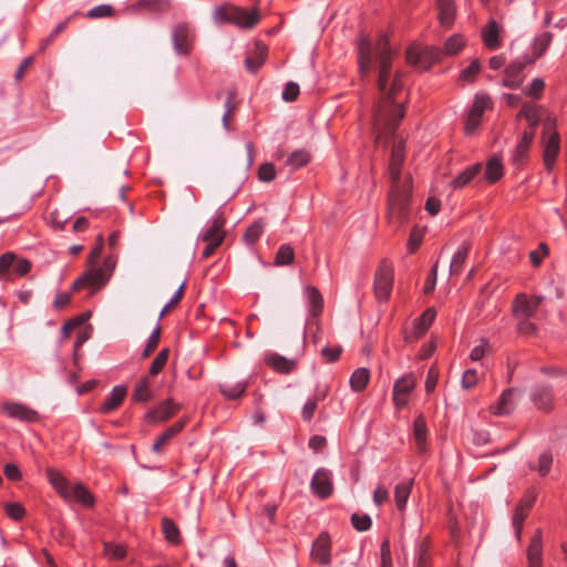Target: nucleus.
Masks as SVG:
<instances>
[{
  "label": "nucleus",
  "mask_w": 567,
  "mask_h": 567,
  "mask_svg": "<svg viewBox=\"0 0 567 567\" xmlns=\"http://www.w3.org/2000/svg\"><path fill=\"white\" fill-rule=\"evenodd\" d=\"M375 53L380 101L373 112V133L375 142L380 143L386 142L403 118L404 100L399 99L403 89L402 74L391 72L392 51L384 37L379 39Z\"/></svg>",
  "instance_id": "f257e3e1"
},
{
  "label": "nucleus",
  "mask_w": 567,
  "mask_h": 567,
  "mask_svg": "<svg viewBox=\"0 0 567 567\" xmlns=\"http://www.w3.org/2000/svg\"><path fill=\"white\" fill-rule=\"evenodd\" d=\"M404 143L399 141L392 147L389 164L391 189L388 198V218L392 225H401L409 217V205L411 200V176H401V166L404 162Z\"/></svg>",
  "instance_id": "f03ea898"
},
{
  "label": "nucleus",
  "mask_w": 567,
  "mask_h": 567,
  "mask_svg": "<svg viewBox=\"0 0 567 567\" xmlns=\"http://www.w3.org/2000/svg\"><path fill=\"white\" fill-rule=\"evenodd\" d=\"M104 245L103 235H99L96 238V244L87 256V269L84 274L78 278L72 286L73 290H80L84 288H91L92 292L101 289L103 286L112 277L115 267H116V258L113 256H109L103 260V265L101 267L96 266V261L101 256L102 249Z\"/></svg>",
  "instance_id": "7ed1b4c3"
},
{
  "label": "nucleus",
  "mask_w": 567,
  "mask_h": 567,
  "mask_svg": "<svg viewBox=\"0 0 567 567\" xmlns=\"http://www.w3.org/2000/svg\"><path fill=\"white\" fill-rule=\"evenodd\" d=\"M213 17L216 23H230L240 29H252L260 20L257 9L247 10L230 3L217 7Z\"/></svg>",
  "instance_id": "20e7f679"
},
{
  "label": "nucleus",
  "mask_w": 567,
  "mask_h": 567,
  "mask_svg": "<svg viewBox=\"0 0 567 567\" xmlns=\"http://www.w3.org/2000/svg\"><path fill=\"white\" fill-rule=\"evenodd\" d=\"M493 107L492 100L486 93H477L466 115L464 130L467 135L473 134L480 126L483 113Z\"/></svg>",
  "instance_id": "39448f33"
},
{
  "label": "nucleus",
  "mask_w": 567,
  "mask_h": 567,
  "mask_svg": "<svg viewBox=\"0 0 567 567\" xmlns=\"http://www.w3.org/2000/svg\"><path fill=\"white\" fill-rule=\"evenodd\" d=\"M442 55V50L435 47L424 49L412 47L406 50L408 63L422 70H427L433 63L440 61Z\"/></svg>",
  "instance_id": "423d86ee"
},
{
  "label": "nucleus",
  "mask_w": 567,
  "mask_h": 567,
  "mask_svg": "<svg viewBox=\"0 0 567 567\" xmlns=\"http://www.w3.org/2000/svg\"><path fill=\"white\" fill-rule=\"evenodd\" d=\"M31 269V264L24 258H18L13 252H4L0 257V278L11 279L12 274L19 276L27 275Z\"/></svg>",
  "instance_id": "0eeeda50"
},
{
  "label": "nucleus",
  "mask_w": 567,
  "mask_h": 567,
  "mask_svg": "<svg viewBox=\"0 0 567 567\" xmlns=\"http://www.w3.org/2000/svg\"><path fill=\"white\" fill-rule=\"evenodd\" d=\"M542 296H529L527 293H518L513 301V315L515 319L533 318L537 309L543 302Z\"/></svg>",
  "instance_id": "6e6552de"
},
{
  "label": "nucleus",
  "mask_w": 567,
  "mask_h": 567,
  "mask_svg": "<svg viewBox=\"0 0 567 567\" xmlns=\"http://www.w3.org/2000/svg\"><path fill=\"white\" fill-rule=\"evenodd\" d=\"M393 286V269L386 262H382L375 274L374 291L380 301L389 299Z\"/></svg>",
  "instance_id": "1a4fd4ad"
},
{
  "label": "nucleus",
  "mask_w": 567,
  "mask_h": 567,
  "mask_svg": "<svg viewBox=\"0 0 567 567\" xmlns=\"http://www.w3.org/2000/svg\"><path fill=\"white\" fill-rule=\"evenodd\" d=\"M559 134L556 131L551 132L550 124H547L544 131V164L549 172L554 168L559 154Z\"/></svg>",
  "instance_id": "9d476101"
},
{
  "label": "nucleus",
  "mask_w": 567,
  "mask_h": 567,
  "mask_svg": "<svg viewBox=\"0 0 567 567\" xmlns=\"http://www.w3.org/2000/svg\"><path fill=\"white\" fill-rule=\"evenodd\" d=\"M534 59H529L527 56L515 60L507 65L504 72L503 84L509 89H517L520 86L523 82V76L520 75L522 71L525 69L527 64H532Z\"/></svg>",
  "instance_id": "9b49d317"
},
{
  "label": "nucleus",
  "mask_w": 567,
  "mask_h": 567,
  "mask_svg": "<svg viewBox=\"0 0 567 567\" xmlns=\"http://www.w3.org/2000/svg\"><path fill=\"white\" fill-rule=\"evenodd\" d=\"M416 380L413 374H406L400 378L393 386V402L398 409H402L408 403V395L414 389Z\"/></svg>",
  "instance_id": "f8f14e48"
},
{
  "label": "nucleus",
  "mask_w": 567,
  "mask_h": 567,
  "mask_svg": "<svg viewBox=\"0 0 567 567\" xmlns=\"http://www.w3.org/2000/svg\"><path fill=\"white\" fill-rule=\"evenodd\" d=\"M311 558L321 565H329L331 561V540L327 533H321L313 542L311 548Z\"/></svg>",
  "instance_id": "ddd939ff"
},
{
  "label": "nucleus",
  "mask_w": 567,
  "mask_h": 567,
  "mask_svg": "<svg viewBox=\"0 0 567 567\" xmlns=\"http://www.w3.org/2000/svg\"><path fill=\"white\" fill-rule=\"evenodd\" d=\"M536 499V495L530 493L524 496L515 507L513 515V526L516 532V536L519 538L523 530V523L527 517L530 508L533 507Z\"/></svg>",
  "instance_id": "4468645a"
},
{
  "label": "nucleus",
  "mask_w": 567,
  "mask_h": 567,
  "mask_svg": "<svg viewBox=\"0 0 567 567\" xmlns=\"http://www.w3.org/2000/svg\"><path fill=\"white\" fill-rule=\"evenodd\" d=\"M311 491L321 498L332 493L331 474L326 468H319L311 480Z\"/></svg>",
  "instance_id": "2eb2a0df"
},
{
  "label": "nucleus",
  "mask_w": 567,
  "mask_h": 567,
  "mask_svg": "<svg viewBox=\"0 0 567 567\" xmlns=\"http://www.w3.org/2000/svg\"><path fill=\"white\" fill-rule=\"evenodd\" d=\"M192 34L187 24H178L173 31V42L178 54H188L190 51Z\"/></svg>",
  "instance_id": "dca6fc26"
},
{
  "label": "nucleus",
  "mask_w": 567,
  "mask_h": 567,
  "mask_svg": "<svg viewBox=\"0 0 567 567\" xmlns=\"http://www.w3.org/2000/svg\"><path fill=\"white\" fill-rule=\"evenodd\" d=\"M514 393H515L514 388L506 389L502 393L497 403L495 405L491 406L493 414L498 415V416L509 415L515 410V406H516L515 401H514Z\"/></svg>",
  "instance_id": "f3484780"
},
{
  "label": "nucleus",
  "mask_w": 567,
  "mask_h": 567,
  "mask_svg": "<svg viewBox=\"0 0 567 567\" xmlns=\"http://www.w3.org/2000/svg\"><path fill=\"white\" fill-rule=\"evenodd\" d=\"M532 401L537 409L549 411L554 405L553 389L548 385L537 386L532 394Z\"/></svg>",
  "instance_id": "a211bd4d"
},
{
  "label": "nucleus",
  "mask_w": 567,
  "mask_h": 567,
  "mask_svg": "<svg viewBox=\"0 0 567 567\" xmlns=\"http://www.w3.org/2000/svg\"><path fill=\"white\" fill-rule=\"evenodd\" d=\"M268 49L261 42H256L254 51L245 59V66L249 72H257L265 63Z\"/></svg>",
  "instance_id": "6ab92c4d"
},
{
  "label": "nucleus",
  "mask_w": 567,
  "mask_h": 567,
  "mask_svg": "<svg viewBox=\"0 0 567 567\" xmlns=\"http://www.w3.org/2000/svg\"><path fill=\"white\" fill-rule=\"evenodd\" d=\"M179 410V405L173 403L171 400L162 403L157 409L152 410L147 413V420L151 422H164L176 414Z\"/></svg>",
  "instance_id": "aec40b11"
},
{
  "label": "nucleus",
  "mask_w": 567,
  "mask_h": 567,
  "mask_svg": "<svg viewBox=\"0 0 567 567\" xmlns=\"http://www.w3.org/2000/svg\"><path fill=\"white\" fill-rule=\"evenodd\" d=\"M3 411L11 417L19 419L21 421H35L38 413L30 408L20 403H6Z\"/></svg>",
  "instance_id": "412c9836"
},
{
  "label": "nucleus",
  "mask_w": 567,
  "mask_h": 567,
  "mask_svg": "<svg viewBox=\"0 0 567 567\" xmlns=\"http://www.w3.org/2000/svg\"><path fill=\"white\" fill-rule=\"evenodd\" d=\"M186 420H181L169 426L164 433H162L158 439L154 442L152 446V451L154 453H161L164 447L168 444V442L178 434L185 426Z\"/></svg>",
  "instance_id": "4be33fe9"
},
{
  "label": "nucleus",
  "mask_w": 567,
  "mask_h": 567,
  "mask_svg": "<svg viewBox=\"0 0 567 567\" xmlns=\"http://www.w3.org/2000/svg\"><path fill=\"white\" fill-rule=\"evenodd\" d=\"M542 532L536 530L527 549L528 567H542Z\"/></svg>",
  "instance_id": "5701e85b"
},
{
  "label": "nucleus",
  "mask_w": 567,
  "mask_h": 567,
  "mask_svg": "<svg viewBox=\"0 0 567 567\" xmlns=\"http://www.w3.org/2000/svg\"><path fill=\"white\" fill-rule=\"evenodd\" d=\"M534 135L533 130H528L523 133L513 155V162L516 166H519L527 157Z\"/></svg>",
  "instance_id": "b1692460"
},
{
  "label": "nucleus",
  "mask_w": 567,
  "mask_h": 567,
  "mask_svg": "<svg viewBox=\"0 0 567 567\" xmlns=\"http://www.w3.org/2000/svg\"><path fill=\"white\" fill-rule=\"evenodd\" d=\"M125 395L126 389L124 386L118 385L113 388L112 392L106 398L105 402L100 406V412L103 414H107L114 411L122 404Z\"/></svg>",
  "instance_id": "393cba45"
},
{
  "label": "nucleus",
  "mask_w": 567,
  "mask_h": 567,
  "mask_svg": "<svg viewBox=\"0 0 567 567\" xmlns=\"http://www.w3.org/2000/svg\"><path fill=\"white\" fill-rule=\"evenodd\" d=\"M439 19L442 25L449 28L453 24L455 19V4L453 0H437L436 1Z\"/></svg>",
  "instance_id": "a878e982"
},
{
  "label": "nucleus",
  "mask_w": 567,
  "mask_h": 567,
  "mask_svg": "<svg viewBox=\"0 0 567 567\" xmlns=\"http://www.w3.org/2000/svg\"><path fill=\"white\" fill-rule=\"evenodd\" d=\"M225 218L221 215H218L214 218L210 227L204 233L203 240L204 241H218V245H221L225 233L223 231V227L225 225Z\"/></svg>",
  "instance_id": "bb28decb"
},
{
  "label": "nucleus",
  "mask_w": 567,
  "mask_h": 567,
  "mask_svg": "<svg viewBox=\"0 0 567 567\" xmlns=\"http://www.w3.org/2000/svg\"><path fill=\"white\" fill-rule=\"evenodd\" d=\"M372 63V48L368 39L362 38L359 44V68L364 76L369 73Z\"/></svg>",
  "instance_id": "cd10ccee"
},
{
  "label": "nucleus",
  "mask_w": 567,
  "mask_h": 567,
  "mask_svg": "<svg viewBox=\"0 0 567 567\" xmlns=\"http://www.w3.org/2000/svg\"><path fill=\"white\" fill-rule=\"evenodd\" d=\"M413 486V480L404 481L394 487V501L400 512L405 509Z\"/></svg>",
  "instance_id": "c85d7f7f"
},
{
  "label": "nucleus",
  "mask_w": 567,
  "mask_h": 567,
  "mask_svg": "<svg viewBox=\"0 0 567 567\" xmlns=\"http://www.w3.org/2000/svg\"><path fill=\"white\" fill-rule=\"evenodd\" d=\"M308 298L309 311L313 317H318L322 312L323 299L319 290L312 286H308L305 289Z\"/></svg>",
  "instance_id": "c756f323"
},
{
  "label": "nucleus",
  "mask_w": 567,
  "mask_h": 567,
  "mask_svg": "<svg viewBox=\"0 0 567 567\" xmlns=\"http://www.w3.org/2000/svg\"><path fill=\"white\" fill-rule=\"evenodd\" d=\"M426 423L423 415H419L413 424V436L420 452L425 450L426 442Z\"/></svg>",
  "instance_id": "7c9ffc66"
},
{
  "label": "nucleus",
  "mask_w": 567,
  "mask_h": 567,
  "mask_svg": "<svg viewBox=\"0 0 567 567\" xmlns=\"http://www.w3.org/2000/svg\"><path fill=\"white\" fill-rule=\"evenodd\" d=\"M499 28L496 21L492 20L489 21L487 28L483 30L482 35L485 45L488 49H496L499 45V39H498Z\"/></svg>",
  "instance_id": "2f4dec72"
},
{
  "label": "nucleus",
  "mask_w": 567,
  "mask_h": 567,
  "mask_svg": "<svg viewBox=\"0 0 567 567\" xmlns=\"http://www.w3.org/2000/svg\"><path fill=\"white\" fill-rule=\"evenodd\" d=\"M370 379V372L365 368L357 369L350 378V386L353 391H362Z\"/></svg>",
  "instance_id": "473e14b6"
},
{
  "label": "nucleus",
  "mask_w": 567,
  "mask_h": 567,
  "mask_svg": "<svg viewBox=\"0 0 567 567\" xmlns=\"http://www.w3.org/2000/svg\"><path fill=\"white\" fill-rule=\"evenodd\" d=\"M267 363L281 373L290 372L295 365L293 361L279 354L272 353L267 357Z\"/></svg>",
  "instance_id": "72a5a7b5"
},
{
  "label": "nucleus",
  "mask_w": 567,
  "mask_h": 567,
  "mask_svg": "<svg viewBox=\"0 0 567 567\" xmlns=\"http://www.w3.org/2000/svg\"><path fill=\"white\" fill-rule=\"evenodd\" d=\"M482 169V165L480 163L468 167L464 172H462L453 182L452 185L455 188H462L467 185Z\"/></svg>",
  "instance_id": "f704fd0d"
},
{
  "label": "nucleus",
  "mask_w": 567,
  "mask_h": 567,
  "mask_svg": "<svg viewBox=\"0 0 567 567\" xmlns=\"http://www.w3.org/2000/svg\"><path fill=\"white\" fill-rule=\"evenodd\" d=\"M48 475L50 483L60 493L62 497L68 498L71 496V493L69 492L70 486L65 478L59 472L50 470L48 472Z\"/></svg>",
  "instance_id": "c9c22d12"
},
{
  "label": "nucleus",
  "mask_w": 567,
  "mask_h": 567,
  "mask_svg": "<svg viewBox=\"0 0 567 567\" xmlns=\"http://www.w3.org/2000/svg\"><path fill=\"white\" fill-rule=\"evenodd\" d=\"M162 530H163V534L165 535V538L172 543V544H178L181 542V536H179V529L177 528L176 524L167 518V517H164L162 519Z\"/></svg>",
  "instance_id": "e433bc0d"
},
{
  "label": "nucleus",
  "mask_w": 567,
  "mask_h": 567,
  "mask_svg": "<svg viewBox=\"0 0 567 567\" xmlns=\"http://www.w3.org/2000/svg\"><path fill=\"white\" fill-rule=\"evenodd\" d=\"M468 246H462L453 256L451 265H450V274L452 276L458 275L464 266V262L467 258Z\"/></svg>",
  "instance_id": "4c0bfd02"
},
{
  "label": "nucleus",
  "mask_w": 567,
  "mask_h": 567,
  "mask_svg": "<svg viewBox=\"0 0 567 567\" xmlns=\"http://www.w3.org/2000/svg\"><path fill=\"white\" fill-rule=\"evenodd\" d=\"M309 161L310 154L305 150H298L289 155V157L286 161V164L290 166L291 169L296 171L307 165Z\"/></svg>",
  "instance_id": "58836bf2"
},
{
  "label": "nucleus",
  "mask_w": 567,
  "mask_h": 567,
  "mask_svg": "<svg viewBox=\"0 0 567 567\" xmlns=\"http://www.w3.org/2000/svg\"><path fill=\"white\" fill-rule=\"evenodd\" d=\"M265 224L261 219L254 221L245 231V243L251 245L255 244L264 233Z\"/></svg>",
  "instance_id": "ea45409f"
},
{
  "label": "nucleus",
  "mask_w": 567,
  "mask_h": 567,
  "mask_svg": "<svg viewBox=\"0 0 567 567\" xmlns=\"http://www.w3.org/2000/svg\"><path fill=\"white\" fill-rule=\"evenodd\" d=\"M518 116L526 118L529 123V130H533L535 133V128L539 122L538 110L530 104L524 103Z\"/></svg>",
  "instance_id": "a19ab883"
},
{
  "label": "nucleus",
  "mask_w": 567,
  "mask_h": 567,
  "mask_svg": "<svg viewBox=\"0 0 567 567\" xmlns=\"http://www.w3.org/2000/svg\"><path fill=\"white\" fill-rule=\"evenodd\" d=\"M69 492L71 493V496L68 497V499H75L80 503H82L85 506H91L93 504V497L92 495L80 484L69 487Z\"/></svg>",
  "instance_id": "79ce46f5"
},
{
  "label": "nucleus",
  "mask_w": 567,
  "mask_h": 567,
  "mask_svg": "<svg viewBox=\"0 0 567 567\" xmlns=\"http://www.w3.org/2000/svg\"><path fill=\"white\" fill-rule=\"evenodd\" d=\"M464 44L465 42L460 34H453L445 41L442 52L446 55H455L463 49Z\"/></svg>",
  "instance_id": "37998d69"
},
{
  "label": "nucleus",
  "mask_w": 567,
  "mask_h": 567,
  "mask_svg": "<svg viewBox=\"0 0 567 567\" xmlns=\"http://www.w3.org/2000/svg\"><path fill=\"white\" fill-rule=\"evenodd\" d=\"M295 251L290 245H282L279 247L276 258H275V265L276 266H287L290 265L293 261Z\"/></svg>",
  "instance_id": "c03bdc74"
},
{
  "label": "nucleus",
  "mask_w": 567,
  "mask_h": 567,
  "mask_svg": "<svg viewBox=\"0 0 567 567\" xmlns=\"http://www.w3.org/2000/svg\"><path fill=\"white\" fill-rule=\"evenodd\" d=\"M245 382H237L234 384L224 383L219 385L220 392L228 399L239 398L246 390Z\"/></svg>",
  "instance_id": "a18cd8bd"
},
{
  "label": "nucleus",
  "mask_w": 567,
  "mask_h": 567,
  "mask_svg": "<svg viewBox=\"0 0 567 567\" xmlns=\"http://www.w3.org/2000/svg\"><path fill=\"white\" fill-rule=\"evenodd\" d=\"M503 176V166L497 157H493L487 163L486 177L491 183L498 181Z\"/></svg>",
  "instance_id": "49530a36"
},
{
  "label": "nucleus",
  "mask_w": 567,
  "mask_h": 567,
  "mask_svg": "<svg viewBox=\"0 0 567 567\" xmlns=\"http://www.w3.org/2000/svg\"><path fill=\"white\" fill-rule=\"evenodd\" d=\"M168 353H169L168 349L165 348L156 355V358L153 360L151 368H150L151 375H156L163 370V368L165 367V364L167 362Z\"/></svg>",
  "instance_id": "de8ad7c7"
},
{
  "label": "nucleus",
  "mask_w": 567,
  "mask_h": 567,
  "mask_svg": "<svg viewBox=\"0 0 567 567\" xmlns=\"http://www.w3.org/2000/svg\"><path fill=\"white\" fill-rule=\"evenodd\" d=\"M136 7L141 10L165 11L168 8V3L164 0H141Z\"/></svg>",
  "instance_id": "09e8293b"
},
{
  "label": "nucleus",
  "mask_w": 567,
  "mask_h": 567,
  "mask_svg": "<svg viewBox=\"0 0 567 567\" xmlns=\"http://www.w3.org/2000/svg\"><path fill=\"white\" fill-rule=\"evenodd\" d=\"M87 318H89V315L83 313V315L65 322L64 326L62 327L63 338L68 339L71 336V332L73 331V329L83 326L85 323V321L87 320Z\"/></svg>",
  "instance_id": "8fccbe9b"
},
{
  "label": "nucleus",
  "mask_w": 567,
  "mask_h": 567,
  "mask_svg": "<svg viewBox=\"0 0 567 567\" xmlns=\"http://www.w3.org/2000/svg\"><path fill=\"white\" fill-rule=\"evenodd\" d=\"M435 318V311L433 309H427L423 312V315L419 318L416 322V329L419 331V336H422L431 326Z\"/></svg>",
  "instance_id": "3c124183"
},
{
  "label": "nucleus",
  "mask_w": 567,
  "mask_h": 567,
  "mask_svg": "<svg viewBox=\"0 0 567 567\" xmlns=\"http://www.w3.org/2000/svg\"><path fill=\"white\" fill-rule=\"evenodd\" d=\"M551 38H553L551 33L545 32L544 34H542L539 38L536 39V41L534 43V53H535V56L533 58L534 60L539 58L540 55H543V53L546 51V49L550 44Z\"/></svg>",
  "instance_id": "603ef678"
},
{
  "label": "nucleus",
  "mask_w": 567,
  "mask_h": 567,
  "mask_svg": "<svg viewBox=\"0 0 567 567\" xmlns=\"http://www.w3.org/2000/svg\"><path fill=\"white\" fill-rule=\"evenodd\" d=\"M133 398H134V400H136L138 402H145L151 398V392L148 389V381L146 378L141 380L136 384L134 393H133Z\"/></svg>",
  "instance_id": "864d4df0"
},
{
  "label": "nucleus",
  "mask_w": 567,
  "mask_h": 567,
  "mask_svg": "<svg viewBox=\"0 0 567 567\" xmlns=\"http://www.w3.org/2000/svg\"><path fill=\"white\" fill-rule=\"evenodd\" d=\"M553 456L548 452H544L538 457V464L536 466L537 472L540 476H546L551 467Z\"/></svg>",
  "instance_id": "5fc2aeb1"
},
{
  "label": "nucleus",
  "mask_w": 567,
  "mask_h": 567,
  "mask_svg": "<svg viewBox=\"0 0 567 567\" xmlns=\"http://www.w3.org/2000/svg\"><path fill=\"white\" fill-rule=\"evenodd\" d=\"M185 291V281L181 282L176 293L171 299V301L162 309L159 313V319L164 318L166 313H168L178 302L182 300Z\"/></svg>",
  "instance_id": "6e6d98bb"
},
{
  "label": "nucleus",
  "mask_w": 567,
  "mask_h": 567,
  "mask_svg": "<svg viewBox=\"0 0 567 567\" xmlns=\"http://www.w3.org/2000/svg\"><path fill=\"white\" fill-rule=\"evenodd\" d=\"M4 511L7 515L14 520L22 519L25 514L24 507L19 503L4 504Z\"/></svg>",
  "instance_id": "4d7b16f0"
},
{
  "label": "nucleus",
  "mask_w": 567,
  "mask_h": 567,
  "mask_svg": "<svg viewBox=\"0 0 567 567\" xmlns=\"http://www.w3.org/2000/svg\"><path fill=\"white\" fill-rule=\"evenodd\" d=\"M113 16V8L110 4H101L92 8L87 12V18L99 19Z\"/></svg>",
  "instance_id": "13d9d810"
},
{
  "label": "nucleus",
  "mask_w": 567,
  "mask_h": 567,
  "mask_svg": "<svg viewBox=\"0 0 567 567\" xmlns=\"http://www.w3.org/2000/svg\"><path fill=\"white\" fill-rule=\"evenodd\" d=\"M351 522L353 527L359 532L368 530L371 527V518L368 515L353 514Z\"/></svg>",
  "instance_id": "bf43d9fd"
},
{
  "label": "nucleus",
  "mask_w": 567,
  "mask_h": 567,
  "mask_svg": "<svg viewBox=\"0 0 567 567\" xmlns=\"http://www.w3.org/2000/svg\"><path fill=\"white\" fill-rule=\"evenodd\" d=\"M275 176H276V169L271 163H265L258 169V178L261 182L269 183L275 178Z\"/></svg>",
  "instance_id": "052dcab7"
},
{
  "label": "nucleus",
  "mask_w": 567,
  "mask_h": 567,
  "mask_svg": "<svg viewBox=\"0 0 567 567\" xmlns=\"http://www.w3.org/2000/svg\"><path fill=\"white\" fill-rule=\"evenodd\" d=\"M517 320V330L519 333L525 336H533L537 332V327L535 323L530 321V318L526 319H516Z\"/></svg>",
  "instance_id": "680f3d73"
},
{
  "label": "nucleus",
  "mask_w": 567,
  "mask_h": 567,
  "mask_svg": "<svg viewBox=\"0 0 567 567\" xmlns=\"http://www.w3.org/2000/svg\"><path fill=\"white\" fill-rule=\"evenodd\" d=\"M161 338V328L157 327L151 334L147 344L143 351V357L147 358L157 348Z\"/></svg>",
  "instance_id": "e2e57ef3"
},
{
  "label": "nucleus",
  "mask_w": 567,
  "mask_h": 567,
  "mask_svg": "<svg viewBox=\"0 0 567 567\" xmlns=\"http://www.w3.org/2000/svg\"><path fill=\"white\" fill-rule=\"evenodd\" d=\"M477 381V372L474 369L465 370L461 381L462 388L465 390H470L476 385Z\"/></svg>",
  "instance_id": "0e129e2a"
},
{
  "label": "nucleus",
  "mask_w": 567,
  "mask_h": 567,
  "mask_svg": "<svg viewBox=\"0 0 567 567\" xmlns=\"http://www.w3.org/2000/svg\"><path fill=\"white\" fill-rule=\"evenodd\" d=\"M104 554L113 559H122L125 556V549L121 545L105 543Z\"/></svg>",
  "instance_id": "69168bd1"
},
{
  "label": "nucleus",
  "mask_w": 567,
  "mask_h": 567,
  "mask_svg": "<svg viewBox=\"0 0 567 567\" xmlns=\"http://www.w3.org/2000/svg\"><path fill=\"white\" fill-rule=\"evenodd\" d=\"M480 70H481L480 62L475 60L471 63V65L468 68L464 69L461 72L460 79L467 81V82H472L475 79V76L478 74Z\"/></svg>",
  "instance_id": "338daca9"
},
{
  "label": "nucleus",
  "mask_w": 567,
  "mask_h": 567,
  "mask_svg": "<svg viewBox=\"0 0 567 567\" xmlns=\"http://www.w3.org/2000/svg\"><path fill=\"white\" fill-rule=\"evenodd\" d=\"M299 95V85L295 82H288L282 92V99L286 102L295 101Z\"/></svg>",
  "instance_id": "774afa93"
}]
</instances>
